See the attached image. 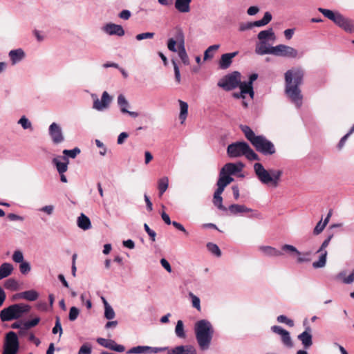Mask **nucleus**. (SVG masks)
Segmentation results:
<instances>
[{
	"mask_svg": "<svg viewBox=\"0 0 354 354\" xmlns=\"http://www.w3.org/2000/svg\"><path fill=\"white\" fill-rule=\"evenodd\" d=\"M304 72L301 68H292L285 73V93L290 101L299 108L303 96L299 86L303 82Z\"/></svg>",
	"mask_w": 354,
	"mask_h": 354,
	"instance_id": "f257e3e1",
	"label": "nucleus"
},
{
	"mask_svg": "<svg viewBox=\"0 0 354 354\" xmlns=\"http://www.w3.org/2000/svg\"><path fill=\"white\" fill-rule=\"evenodd\" d=\"M194 331L200 350L202 351L208 350L214 334L212 324L206 319H199L194 324Z\"/></svg>",
	"mask_w": 354,
	"mask_h": 354,
	"instance_id": "f03ea898",
	"label": "nucleus"
},
{
	"mask_svg": "<svg viewBox=\"0 0 354 354\" xmlns=\"http://www.w3.org/2000/svg\"><path fill=\"white\" fill-rule=\"evenodd\" d=\"M240 129L245 138L249 140L255 149L264 156L273 155L276 152L274 144L264 136H256L252 129L247 125H240Z\"/></svg>",
	"mask_w": 354,
	"mask_h": 354,
	"instance_id": "7ed1b4c3",
	"label": "nucleus"
},
{
	"mask_svg": "<svg viewBox=\"0 0 354 354\" xmlns=\"http://www.w3.org/2000/svg\"><path fill=\"white\" fill-rule=\"evenodd\" d=\"M254 170L259 180L263 185L277 187L279 185L282 170L271 169L267 170L260 162L254 163Z\"/></svg>",
	"mask_w": 354,
	"mask_h": 354,
	"instance_id": "20e7f679",
	"label": "nucleus"
},
{
	"mask_svg": "<svg viewBox=\"0 0 354 354\" xmlns=\"http://www.w3.org/2000/svg\"><path fill=\"white\" fill-rule=\"evenodd\" d=\"M227 156L230 158L245 156L249 160H259V156L253 151L245 142H236L227 146Z\"/></svg>",
	"mask_w": 354,
	"mask_h": 354,
	"instance_id": "39448f33",
	"label": "nucleus"
},
{
	"mask_svg": "<svg viewBox=\"0 0 354 354\" xmlns=\"http://www.w3.org/2000/svg\"><path fill=\"white\" fill-rule=\"evenodd\" d=\"M318 11L345 31L354 32V20L346 18L339 12L328 9L319 8Z\"/></svg>",
	"mask_w": 354,
	"mask_h": 354,
	"instance_id": "423d86ee",
	"label": "nucleus"
},
{
	"mask_svg": "<svg viewBox=\"0 0 354 354\" xmlns=\"http://www.w3.org/2000/svg\"><path fill=\"white\" fill-rule=\"evenodd\" d=\"M30 306L23 303L15 304L3 308L0 312V319L2 322H9L17 319L23 316L24 313L29 312Z\"/></svg>",
	"mask_w": 354,
	"mask_h": 354,
	"instance_id": "0eeeda50",
	"label": "nucleus"
},
{
	"mask_svg": "<svg viewBox=\"0 0 354 354\" xmlns=\"http://www.w3.org/2000/svg\"><path fill=\"white\" fill-rule=\"evenodd\" d=\"M241 77L239 72L234 71L221 78L218 82V86L225 91H232L242 83Z\"/></svg>",
	"mask_w": 354,
	"mask_h": 354,
	"instance_id": "6e6552de",
	"label": "nucleus"
},
{
	"mask_svg": "<svg viewBox=\"0 0 354 354\" xmlns=\"http://www.w3.org/2000/svg\"><path fill=\"white\" fill-rule=\"evenodd\" d=\"M258 78L257 73H252L249 77L248 82H243L238 87L240 88V92L234 93L233 97L236 99H244L246 94H249L250 99L252 100L254 96L253 90V82Z\"/></svg>",
	"mask_w": 354,
	"mask_h": 354,
	"instance_id": "1a4fd4ad",
	"label": "nucleus"
},
{
	"mask_svg": "<svg viewBox=\"0 0 354 354\" xmlns=\"http://www.w3.org/2000/svg\"><path fill=\"white\" fill-rule=\"evenodd\" d=\"M19 350V341L17 334L10 331L6 334L2 354H17Z\"/></svg>",
	"mask_w": 354,
	"mask_h": 354,
	"instance_id": "9d476101",
	"label": "nucleus"
},
{
	"mask_svg": "<svg viewBox=\"0 0 354 354\" xmlns=\"http://www.w3.org/2000/svg\"><path fill=\"white\" fill-rule=\"evenodd\" d=\"M93 103V109L97 111H104L110 107L113 97L108 93L107 91H104L102 94L101 98L99 99L95 94L91 95Z\"/></svg>",
	"mask_w": 354,
	"mask_h": 354,
	"instance_id": "9b49d317",
	"label": "nucleus"
},
{
	"mask_svg": "<svg viewBox=\"0 0 354 354\" xmlns=\"http://www.w3.org/2000/svg\"><path fill=\"white\" fill-rule=\"evenodd\" d=\"M333 234H330L322 243L319 248L317 250V253H320V256L319 257L318 261H314L313 263V267L315 269L324 268L326 264V257H327V251L326 248L330 243V240L332 239Z\"/></svg>",
	"mask_w": 354,
	"mask_h": 354,
	"instance_id": "f8f14e48",
	"label": "nucleus"
},
{
	"mask_svg": "<svg viewBox=\"0 0 354 354\" xmlns=\"http://www.w3.org/2000/svg\"><path fill=\"white\" fill-rule=\"evenodd\" d=\"M272 55L288 58H296L298 55V51L291 46L279 44L274 46Z\"/></svg>",
	"mask_w": 354,
	"mask_h": 354,
	"instance_id": "ddd939ff",
	"label": "nucleus"
},
{
	"mask_svg": "<svg viewBox=\"0 0 354 354\" xmlns=\"http://www.w3.org/2000/svg\"><path fill=\"white\" fill-rule=\"evenodd\" d=\"M48 133L54 144H59L64 140V136L62 127L56 122H53L49 126Z\"/></svg>",
	"mask_w": 354,
	"mask_h": 354,
	"instance_id": "4468645a",
	"label": "nucleus"
},
{
	"mask_svg": "<svg viewBox=\"0 0 354 354\" xmlns=\"http://www.w3.org/2000/svg\"><path fill=\"white\" fill-rule=\"evenodd\" d=\"M270 329L272 332L281 336V342L285 346L288 348H292L293 346L290 333L288 330L277 325L272 326Z\"/></svg>",
	"mask_w": 354,
	"mask_h": 354,
	"instance_id": "2eb2a0df",
	"label": "nucleus"
},
{
	"mask_svg": "<svg viewBox=\"0 0 354 354\" xmlns=\"http://www.w3.org/2000/svg\"><path fill=\"white\" fill-rule=\"evenodd\" d=\"M117 103L118 106L120 107V110L122 113L128 114L129 116L133 118H136L137 117L139 116V113L138 112L130 111L128 110V108L130 106V104L123 94H120L118 96Z\"/></svg>",
	"mask_w": 354,
	"mask_h": 354,
	"instance_id": "dca6fc26",
	"label": "nucleus"
},
{
	"mask_svg": "<svg viewBox=\"0 0 354 354\" xmlns=\"http://www.w3.org/2000/svg\"><path fill=\"white\" fill-rule=\"evenodd\" d=\"M244 164L241 162H229L225 164L221 171L222 174H225L228 175V176H231V175H235L242 171Z\"/></svg>",
	"mask_w": 354,
	"mask_h": 354,
	"instance_id": "f3484780",
	"label": "nucleus"
},
{
	"mask_svg": "<svg viewBox=\"0 0 354 354\" xmlns=\"http://www.w3.org/2000/svg\"><path fill=\"white\" fill-rule=\"evenodd\" d=\"M102 30L104 32L110 36L116 35L118 37H122L125 34L124 30L121 25L115 24L113 23L106 24L102 28Z\"/></svg>",
	"mask_w": 354,
	"mask_h": 354,
	"instance_id": "a211bd4d",
	"label": "nucleus"
},
{
	"mask_svg": "<svg viewBox=\"0 0 354 354\" xmlns=\"http://www.w3.org/2000/svg\"><path fill=\"white\" fill-rule=\"evenodd\" d=\"M167 354H197V351L191 344L178 345L174 348L168 347Z\"/></svg>",
	"mask_w": 354,
	"mask_h": 354,
	"instance_id": "6ab92c4d",
	"label": "nucleus"
},
{
	"mask_svg": "<svg viewBox=\"0 0 354 354\" xmlns=\"http://www.w3.org/2000/svg\"><path fill=\"white\" fill-rule=\"evenodd\" d=\"M97 342L100 346L114 351L123 352L125 350L123 345L116 344V342L113 339L98 337L97 339Z\"/></svg>",
	"mask_w": 354,
	"mask_h": 354,
	"instance_id": "aec40b11",
	"label": "nucleus"
},
{
	"mask_svg": "<svg viewBox=\"0 0 354 354\" xmlns=\"http://www.w3.org/2000/svg\"><path fill=\"white\" fill-rule=\"evenodd\" d=\"M311 331L310 327L307 326L306 330L297 336L298 339L301 341L305 349L310 348L313 344Z\"/></svg>",
	"mask_w": 354,
	"mask_h": 354,
	"instance_id": "412c9836",
	"label": "nucleus"
},
{
	"mask_svg": "<svg viewBox=\"0 0 354 354\" xmlns=\"http://www.w3.org/2000/svg\"><path fill=\"white\" fill-rule=\"evenodd\" d=\"M52 162L59 174L65 173L68 170L69 160L66 156L55 157L52 160Z\"/></svg>",
	"mask_w": 354,
	"mask_h": 354,
	"instance_id": "4be33fe9",
	"label": "nucleus"
},
{
	"mask_svg": "<svg viewBox=\"0 0 354 354\" xmlns=\"http://www.w3.org/2000/svg\"><path fill=\"white\" fill-rule=\"evenodd\" d=\"M274 46H272L268 41H259L256 44L255 53L259 55H272Z\"/></svg>",
	"mask_w": 354,
	"mask_h": 354,
	"instance_id": "5701e85b",
	"label": "nucleus"
},
{
	"mask_svg": "<svg viewBox=\"0 0 354 354\" xmlns=\"http://www.w3.org/2000/svg\"><path fill=\"white\" fill-rule=\"evenodd\" d=\"M232 181H234V178L232 177L228 176V175H226L224 173L222 174V171H220L219 177L216 183L217 189L216 191L223 192L225 188Z\"/></svg>",
	"mask_w": 354,
	"mask_h": 354,
	"instance_id": "b1692460",
	"label": "nucleus"
},
{
	"mask_svg": "<svg viewBox=\"0 0 354 354\" xmlns=\"http://www.w3.org/2000/svg\"><path fill=\"white\" fill-rule=\"evenodd\" d=\"M238 51L223 54L218 62L219 67L221 69L228 68L232 62V59L238 55Z\"/></svg>",
	"mask_w": 354,
	"mask_h": 354,
	"instance_id": "393cba45",
	"label": "nucleus"
},
{
	"mask_svg": "<svg viewBox=\"0 0 354 354\" xmlns=\"http://www.w3.org/2000/svg\"><path fill=\"white\" fill-rule=\"evenodd\" d=\"M39 294L36 290H30L17 293L13 296L14 299H24L27 301H34L37 299Z\"/></svg>",
	"mask_w": 354,
	"mask_h": 354,
	"instance_id": "a878e982",
	"label": "nucleus"
},
{
	"mask_svg": "<svg viewBox=\"0 0 354 354\" xmlns=\"http://www.w3.org/2000/svg\"><path fill=\"white\" fill-rule=\"evenodd\" d=\"M8 56L12 65H15L22 61L25 57V53L23 49L17 48L9 52Z\"/></svg>",
	"mask_w": 354,
	"mask_h": 354,
	"instance_id": "bb28decb",
	"label": "nucleus"
},
{
	"mask_svg": "<svg viewBox=\"0 0 354 354\" xmlns=\"http://www.w3.org/2000/svg\"><path fill=\"white\" fill-rule=\"evenodd\" d=\"M259 250L265 256L269 257H277L283 255V253L280 250L269 245H261L259 248Z\"/></svg>",
	"mask_w": 354,
	"mask_h": 354,
	"instance_id": "cd10ccee",
	"label": "nucleus"
},
{
	"mask_svg": "<svg viewBox=\"0 0 354 354\" xmlns=\"http://www.w3.org/2000/svg\"><path fill=\"white\" fill-rule=\"evenodd\" d=\"M192 0H175V9L180 13H187L191 10Z\"/></svg>",
	"mask_w": 354,
	"mask_h": 354,
	"instance_id": "c85d7f7f",
	"label": "nucleus"
},
{
	"mask_svg": "<svg viewBox=\"0 0 354 354\" xmlns=\"http://www.w3.org/2000/svg\"><path fill=\"white\" fill-rule=\"evenodd\" d=\"M228 210L233 215H237L242 213L251 212L252 209L247 207L245 205L239 204H232L229 206Z\"/></svg>",
	"mask_w": 354,
	"mask_h": 354,
	"instance_id": "c756f323",
	"label": "nucleus"
},
{
	"mask_svg": "<svg viewBox=\"0 0 354 354\" xmlns=\"http://www.w3.org/2000/svg\"><path fill=\"white\" fill-rule=\"evenodd\" d=\"M257 38L259 41H274L276 37L272 28H269L268 30L260 31L257 35Z\"/></svg>",
	"mask_w": 354,
	"mask_h": 354,
	"instance_id": "7c9ffc66",
	"label": "nucleus"
},
{
	"mask_svg": "<svg viewBox=\"0 0 354 354\" xmlns=\"http://www.w3.org/2000/svg\"><path fill=\"white\" fill-rule=\"evenodd\" d=\"M77 224V226L83 230H87L91 227V223L89 218L83 213L78 216Z\"/></svg>",
	"mask_w": 354,
	"mask_h": 354,
	"instance_id": "2f4dec72",
	"label": "nucleus"
},
{
	"mask_svg": "<svg viewBox=\"0 0 354 354\" xmlns=\"http://www.w3.org/2000/svg\"><path fill=\"white\" fill-rule=\"evenodd\" d=\"M13 269V266L11 263H2L0 266V280L10 275Z\"/></svg>",
	"mask_w": 354,
	"mask_h": 354,
	"instance_id": "473e14b6",
	"label": "nucleus"
},
{
	"mask_svg": "<svg viewBox=\"0 0 354 354\" xmlns=\"http://www.w3.org/2000/svg\"><path fill=\"white\" fill-rule=\"evenodd\" d=\"M223 192L215 191L213 197V203L218 209L222 211H227V208L223 205Z\"/></svg>",
	"mask_w": 354,
	"mask_h": 354,
	"instance_id": "72a5a7b5",
	"label": "nucleus"
},
{
	"mask_svg": "<svg viewBox=\"0 0 354 354\" xmlns=\"http://www.w3.org/2000/svg\"><path fill=\"white\" fill-rule=\"evenodd\" d=\"M336 279L341 280L345 284H351L354 281V269L348 277H346L345 271L339 272L336 276Z\"/></svg>",
	"mask_w": 354,
	"mask_h": 354,
	"instance_id": "f704fd0d",
	"label": "nucleus"
},
{
	"mask_svg": "<svg viewBox=\"0 0 354 354\" xmlns=\"http://www.w3.org/2000/svg\"><path fill=\"white\" fill-rule=\"evenodd\" d=\"M179 105H180V114H179V118L181 121V124H183L185 121L187 114H188V104L187 102L179 100H178Z\"/></svg>",
	"mask_w": 354,
	"mask_h": 354,
	"instance_id": "c9c22d12",
	"label": "nucleus"
},
{
	"mask_svg": "<svg viewBox=\"0 0 354 354\" xmlns=\"http://www.w3.org/2000/svg\"><path fill=\"white\" fill-rule=\"evenodd\" d=\"M272 20V15L269 12L264 14L263 17L261 20H258L252 23L253 27H261L267 25Z\"/></svg>",
	"mask_w": 354,
	"mask_h": 354,
	"instance_id": "e433bc0d",
	"label": "nucleus"
},
{
	"mask_svg": "<svg viewBox=\"0 0 354 354\" xmlns=\"http://www.w3.org/2000/svg\"><path fill=\"white\" fill-rule=\"evenodd\" d=\"M169 186V178L166 176L162 177L158 180V189L159 191V196H162L166 192Z\"/></svg>",
	"mask_w": 354,
	"mask_h": 354,
	"instance_id": "4c0bfd02",
	"label": "nucleus"
},
{
	"mask_svg": "<svg viewBox=\"0 0 354 354\" xmlns=\"http://www.w3.org/2000/svg\"><path fill=\"white\" fill-rule=\"evenodd\" d=\"M102 300H103V303L104 305V317H105V318L107 319H109V320L113 319L115 316V312H114L113 308L108 304V302L104 297H102Z\"/></svg>",
	"mask_w": 354,
	"mask_h": 354,
	"instance_id": "58836bf2",
	"label": "nucleus"
},
{
	"mask_svg": "<svg viewBox=\"0 0 354 354\" xmlns=\"http://www.w3.org/2000/svg\"><path fill=\"white\" fill-rule=\"evenodd\" d=\"M4 287L7 290H9L11 291H16V290H19V285L18 281L15 279L10 278L5 281Z\"/></svg>",
	"mask_w": 354,
	"mask_h": 354,
	"instance_id": "ea45409f",
	"label": "nucleus"
},
{
	"mask_svg": "<svg viewBox=\"0 0 354 354\" xmlns=\"http://www.w3.org/2000/svg\"><path fill=\"white\" fill-rule=\"evenodd\" d=\"M175 333L176 335L179 338L185 339L186 337V333L184 330V324L182 320H178L177 322L175 328Z\"/></svg>",
	"mask_w": 354,
	"mask_h": 354,
	"instance_id": "a19ab883",
	"label": "nucleus"
},
{
	"mask_svg": "<svg viewBox=\"0 0 354 354\" xmlns=\"http://www.w3.org/2000/svg\"><path fill=\"white\" fill-rule=\"evenodd\" d=\"M178 44V47L185 46V35L181 28H176L174 39Z\"/></svg>",
	"mask_w": 354,
	"mask_h": 354,
	"instance_id": "79ce46f5",
	"label": "nucleus"
},
{
	"mask_svg": "<svg viewBox=\"0 0 354 354\" xmlns=\"http://www.w3.org/2000/svg\"><path fill=\"white\" fill-rule=\"evenodd\" d=\"M178 55L185 65L189 64V59L185 46L178 47Z\"/></svg>",
	"mask_w": 354,
	"mask_h": 354,
	"instance_id": "37998d69",
	"label": "nucleus"
},
{
	"mask_svg": "<svg viewBox=\"0 0 354 354\" xmlns=\"http://www.w3.org/2000/svg\"><path fill=\"white\" fill-rule=\"evenodd\" d=\"M220 47L218 44H214L209 46L204 53V59L207 60L208 59L212 58L214 56V51L218 50Z\"/></svg>",
	"mask_w": 354,
	"mask_h": 354,
	"instance_id": "c03bdc74",
	"label": "nucleus"
},
{
	"mask_svg": "<svg viewBox=\"0 0 354 354\" xmlns=\"http://www.w3.org/2000/svg\"><path fill=\"white\" fill-rule=\"evenodd\" d=\"M147 349H149L148 346H138L131 348L127 351L129 354H141V353H147Z\"/></svg>",
	"mask_w": 354,
	"mask_h": 354,
	"instance_id": "a18cd8bd",
	"label": "nucleus"
},
{
	"mask_svg": "<svg viewBox=\"0 0 354 354\" xmlns=\"http://www.w3.org/2000/svg\"><path fill=\"white\" fill-rule=\"evenodd\" d=\"M282 251L289 253L290 254L301 255V253L293 245L289 244H284L281 246Z\"/></svg>",
	"mask_w": 354,
	"mask_h": 354,
	"instance_id": "49530a36",
	"label": "nucleus"
},
{
	"mask_svg": "<svg viewBox=\"0 0 354 354\" xmlns=\"http://www.w3.org/2000/svg\"><path fill=\"white\" fill-rule=\"evenodd\" d=\"M189 297L191 299L192 306L194 308H196L198 311H201V306L200 298L192 292L189 293Z\"/></svg>",
	"mask_w": 354,
	"mask_h": 354,
	"instance_id": "de8ad7c7",
	"label": "nucleus"
},
{
	"mask_svg": "<svg viewBox=\"0 0 354 354\" xmlns=\"http://www.w3.org/2000/svg\"><path fill=\"white\" fill-rule=\"evenodd\" d=\"M18 124H20L23 129H32V123L25 115H23L17 122Z\"/></svg>",
	"mask_w": 354,
	"mask_h": 354,
	"instance_id": "09e8293b",
	"label": "nucleus"
},
{
	"mask_svg": "<svg viewBox=\"0 0 354 354\" xmlns=\"http://www.w3.org/2000/svg\"><path fill=\"white\" fill-rule=\"evenodd\" d=\"M207 248L208 250L216 257H219L221 256V251L216 244L208 243L207 244Z\"/></svg>",
	"mask_w": 354,
	"mask_h": 354,
	"instance_id": "8fccbe9b",
	"label": "nucleus"
},
{
	"mask_svg": "<svg viewBox=\"0 0 354 354\" xmlns=\"http://www.w3.org/2000/svg\"><path fill=\"white\" fill-rule=\"evenodd\" d=\"M62 153L64 155V156H66L68 158V157L71 158H75L80 153V149L77 147H75L70 150L64 149Z\"/></svg>",
	"mask_w": 354,
	"mask_h": 354,
	"instance_id": "3c124183",
	"label": "nucleus"
},
{
	"mask_svg": "<svg viewBox=\"0 0 354 354\" xmlns=\"http://www.w3.org/2000/svg\"><path fill=\"white\" fill-rule=\"evenodd\" d=\"M40 321L39 317H35L31 320L24 322L23 323V329L28 330L37 325Z\"/></svg>",
	"mask_w": 354,
	"mask_h": 354,
	"instance_id": "603ef678",
	"label": "nucleus"
},
{
	"mask_svg": "<svg viewBox=\"0 0 354 354\" xmlns=\"http://www.w3.org/2000/svg\"><path fill=\"white\" fill-rule=\"evenodd\" d=\"M12 259L15 263H22L24 261L23 252L21 250H15L12 254Z\"/></svg>",
	"mask_w": 354,
	"mask_h": 354,
	"instance_id": "864d4df0",
	"label": "nucleus"
},
{
	"mask_svg": "<svg viewBox=\"0 0 354 354\" xmlns=\"http://www.w3.org/2000/svg\"><path fill=\"white\" fill-rule=\"evenodd\" d=\"M52 333L53 334H57V333H59V337L62 335L63 333L60 318L58 316L55 317V326L53 328Z\"/></svg>",
	"mask_w": 354,
	"mask_h": 354,
	"instance_id": "5fc2aeb1",
	"label": "nucleus"
},
{
	"mask_svg": "<svg viewBox=\"0 0 354 354\" xmlns=\"http://www.w3.org/2000/svg\"><path fill=\"white\" fill-rule=\"evenodd\" d=\"M31 266L29 262L24 261L19 263V270L22 274H26L30 272Z\"/></svg>",
	"mask_w": 354,
	"mask_h": 354,
	"instance_id": "6e6d98bb",
	"label": "nucleus"
},
{
	"mask_svg": "<svg viewBox=\"0 0 354 354\" xmlns=\"http://www.w3.org/2000/svg\"><path fill=\"white\" fill-rule=\"evenodd\" d=\"M80 314V310L75 306H73L70 308L68 319L71 322H74L77 319Z\"/></svg>",
	"mask_w": 354,
	"mask_h": 354,
	"instance_id": "4d7b16f0",
	"label": "nucleus"
},
{
	"mask_svg": "<svg viewBox=\"0 0 354 354\" xmlns=\"http://www.w3.org/2000/svg\"><path fill=\"white\" fill-rule=\"evenodd\" d=\"M277 321L279 323H284L290 327H292L294 326L293 320L288 318L286 315H281L277 317Z\"/></svg>",
	"mask_w": 354,
	"mask_h": 354,
	"instance_id": "13d9d810",
	"label": "nucleus"
},
{
	"mask_svg": "<svg viewBox=\"0 0 354 354\" xmlns=\"http://www.w3.org/2000/svg\"><path fill=\"white\" fill-rule=\"evenodd\" d=\"M326 223H324L322 222V219H321L316 225V226L315 227L314 230H313V234L315 235H318L320 233H322L323 232V230H324L325 227H326Z\"/></svg>",
	"mask_w": 354,
	"mask_h": 354,
	"instance_id": "bf43d9fd",
	"label": "nucleus"
},
{
	"mask_svg": "<svg viewBox=\"0 0 354 354\" xmlns=\"http://www.w3.org/2000/svg\"><path fill=\"white\" fill-rule=\"evenodd\" d=\"M310 254V252H306L301 254V255H298L299 257L297 258V262L301 263L310 261L311 260Z\"/></svg>",
	"mask_w": 354,
	"mask_h": 354,
	"instance_id": "052dcab7",
	"label": "nucleus"
},
{
	"mask_svg": "<svg viewBox=\"0 0 354 354\" xmlns=\"http://www.w3.org/2000/svg\"><path fill=\"white\" fill-rule=\"evenodd\" d=\"M172 64L174 66V75H175V80L176 82L178 84H180L181 82V77H180V73L179 67L178 66L176 61L172 60Z\"/></svg>",
	"mask_w": 354,
	"mask_h": 354,
	"instance_id": "680f3d73",
	"label": "nucleus"
},
{
	"mask_svg": "<svg viewBox=\"0 0 354 354\" xmlns=\"http://www.w3.org/2000/svg\"><path fill=\"white\" fill-rule=\"evenodd\" d=\"M95 142L96 146L98 148L101 149L100 151H99L100 155L102 156H104L107 152V148L106 147V146L104 145V143L102 142H101L98 139H96L95 140Z\"/></svg>",
	"mask_w": 354,
	"mask_h": 354,
	"instance_id": "e2e57ef3",
	"label": "nucleus"
},
{
	"mask_svg": "<svg viewBox=\"0 0 354 354\" xmlns=\"http://www.w3.org/2000/svg\"><path fill=\"white\" fill-rule=\"evenodd\" d=\"M154 35L155 34L153 32H142V33L138 34L136 36V39L138 41H141V40L147 39H151L154 37Z\"/></svg>",
	"mask_w": 354,
	"mask_h": 354,
	"instance_id": "0e129e2a",
	"label": "nucleus"
},
{
	"mask_svg": "<svg viewBox=\"0 0 354 354\" xmlns=\"http://www.w3.org/2000/svg\"><path fill=\"white\" fill-rule=\"evenodd\" d=\"M166 351L168 353V346L165 347H152L149 346V349H147V353H158L159 352Z\"/></svg>",
	"mask_w": 354,
	"mask_h": 354,
	"instance_id": "69168bd1",
	"label": "nucleus"
},
{
	"mask_svg": "<svg viewBox=\"0 0 354 354\" xmlns=\"http://www.w3.org/2000/svg\"><path fill=\"white\" fill-rule=\"evenodd\" d=\"M178 42L173 38L169 39L167 41V48L168 49L174 53L177 52V49L176 48V45Z\"/></svg>",
	"mask_w": 354,
	"mask_h": 354,
	"instance_id": "338daca9",
	"label": "nucleus"
},
{
	"mask_svg": "<svg viewBox=\"0 0 354 354\" xmlns=\"http://www.w3.org/2000/svg\"><path fill=\"white\" fill-rule=\"evenodd\" d=\"M91 347L88 344H83L78 352V354H91Z\"/></svg>",
	"mask_w": 354,
	"mask_h": 354,
	"instance_id": "774afa93",
	"label": "nucleus"
}]
</instances>
